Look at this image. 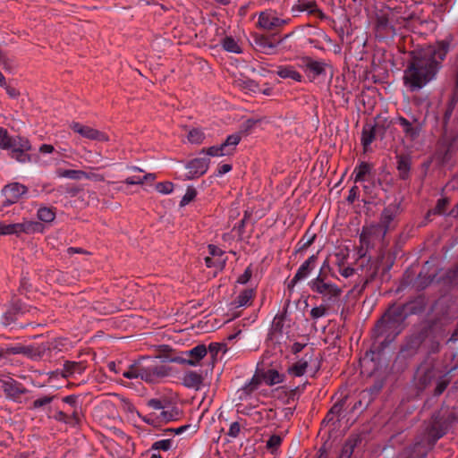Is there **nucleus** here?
I'll use <instances>...</instances> for the list:
<instances>
[{"instance_id": "f257e3e1", "label": "nucleus", "mask_w": 458, "mask_h": 458, "mask_svg": "<svg viewBox=\"0 0 458 458\" xmlns=\"http://www.w3.org/2000/svg\"><path fill=\"white\" fill-rule=\"evenodd\" d=\"M449 50L450 43L441 40L412 51L404 70V85L411 91H418L435 81Z\"/></svg>"}, {"instance_id": "f03ea898", "label": "nucleus", "mask_w": 458, "mask_h": 458, "mask_svg": "<svg viewBox=\"0 0 458 458\" xmlns=\"http://www.w3.org/2000/svg\"><path fill=\"white\" fill-rule=\"evenodd\" d=\"M445 335V329L437 323L419 324L405 336L400 355L403 358H412L422 352L427 355L438 353L441 350V341Z\"/></svg>"}, {"instance_id": "7ed1b4c3", "label": "nucleus", "mask_w": 458, "mask_h": 458, "mask_svg": "<svg viewBox=\"0 0 458 458\" xmlns=\"http://www.w3.org/2000/svg\"><path fill=\"white\" fill-rule=\"evenodd\" d=\"M457 421L458 416L454 411L442 409L435 412L424 432L403 450V455L407 458H426L437 441Z\"/></svg>"}, {"instance_id": "20e7f679", "label": "nucleus", "mask_w": 458, "mask_h": 458, "mask_svg": "<svg viewBox=\"0 0 458 458\" xmlns=\"http://www.w3.org/2000/svg\"><path fill=\"white\" fill-rule=\"evenodd\" d=\"M458 97L454 94L445 107L443 116V132L437 140L435 157L442 165H448L458 151V118L451 122Z\"/></svg>"}, {"instance_id": "39448f33", "label": "nucleus", "mask_w": 458, "mask_h": 458, "mask_svg": "<svg viewBox=\"0 0 458 458\" xmlns=\"http://www.w3.org/2000/svg\"><path fill=\"white\" fill-rule=\"evenodd\" d=\"M314 297L320 299L326 305L337 306L341 300L343 289L332 281L331 277L316 276L308 283Z\"/></svg>"}, {"instance_id": "423d86ee", "label": "nucleus", "mask_w": 458, "mask_h": 458, "mask_svg": "<svg viewBox=\"0 0 458 458\" xmlns=\"http://www.w3.org/2000/svg\"><path fill=\"white\" fill-rule=\"evenodd\" d=\"M0 148L9 149L10 156L19 163L25 164L30 162V156L27 153L31 145L28 139L9 135L7 130L0 127Z\"/></svg>"}, {"instance_id": "0eeeda50", "label": "nucleus", "mask_w": 458, "mask_h": 458, "mask_svg": "<svg viewBox=\"0 0 458 458\" xmlns=\"http://www.w3.org/2000/svg\"><path fill=\"white\" fill-rule=\"evenodd\" d=\"M401 332V327H396L389 322L385 321L382 317L374 328L371 351L377 353L381 352L394 341Z\"/></svg>"}, {"instance_id": "6e6552de", "label": "nucleus", "mask_w": 458, "mask_h": 458, "mask_svg": "<svg viewBox=\"0 0 458 458\" xmlns=\"http://www.w3.org/2000/svg\"><path fill=\"white\" fill-rule=\"evenodd\" d=\"M169 368L162 364L157 358L142 357L140 359V379L148 384L158 383L169 375Z\"/></svg>"}, {"instance_id": "1a4fd4ad", "label": "nucleus", "mask_w": 458, "mask_h": 458, "mask_svg": "<svg viewBox=\"0 0 458 458\" xmlns=\"http://www.w3.org/2000/svg\"><path fill=\"white\" fill-rule=\"evenodd\" d=\"M299 66L304 71L310 81L325 78L329 72L333 75L331 65L322 59H313L309 56L302 57L300 60Z\"/></svg>"}, {"instance_id": "9d476101", "label": "nucleus", "mask_w": 458, "mask_h": 458, "mask_svg": "<svg viewBox=\"0 0 458 458\" xmlns=\"http://www.w3.org/2000/svg\"><path fill=\"white\" fill-rule=\"evenodd\" d=\"M43 226L36 221H23L21 223L6 224L4 227V235L20 236L21 233L31 234L36 232H41Z\"/></svg>"}, {"instance_id": "9b49d317", "label": "nucleus", "mask_w": 458, "mask_h": 458, "mask_svg": "<svg viewBox=\"0 0 458 458\" xmlns=\"http://www.w3.org/2000/svg\"><path fill=\"white\" fill-rule=\"evenodd\" d=\"M1 387L7 399L21 402V396L28 392L23 385L13 377L0 378Z\"/></svg>"}, {"instance_id": "f8f14e48", "label": "nucleus", "mask_w": 458, "mask_h": 458, "mask_svg": "<svg viewBox=\"0 0 458 458\" xmlns=\"http://www.w3.org/2000/svg\"><path fill=\"white\" fill-rule=\"evenodd\" d=\"M28 193V188L20 182H11L4 186L2 194L4 196L3 207L14 204Z\"/></svg>"}, {"instance_id": "ddd939ff", "label": "nucleus", "mask_w": 458, "mask_h": 458, "mask_svg": "<svg viewBox=\"0 0 458 458\" xmlns=\"http://www.w3.org/2000/svg\"><path fill=\"white\" fill-rule=\"evenodd\" d=\"M400 214V204L394 202L386 207L380 216L379 227L383 230V235L395 226V219Z\"/></svg>"}, {"instance_id": "4468645a", "label": "nucleus", "mask_w": 458, "mask_h": 458, "mask_svg": "<svg viewBox=\"0 0 458 458\" xmlns=\"http://www.w3.org/2000/svg\"><path fill=\"white\" fill-rule=\"evenodd\" d=\"M280 43L281 40L277 41L275 36H266L258 33L252 35V44L259 51L266 55L276 53Z\"/></svg>"}, {"instance_id": "2eb2a0df", "label": "nucleus", "mask_w": 458, "mask_h": 458, "mask_svg": "<svg viewBox=\"0 0 458 458\" xmlns=\"http://www.w3.org/2000/svg\"><path fill=\"white\" fill-rule=\"evenodd\" d=\"M70 128L76 133H79L83 138H86L88 140H97V141H107L108 136L97 129H94L92 127L83 125L77 122H72L70 124Z\"/></svg>"}, {"instance_id": "dca6fc26", "label": "nucleus", "mask_w": 458, "mask_h": 458, "mask_svg": "<svg viewBox=\"0 0 458 458\" xmlns=\"http://www.w3.org/2000/svg\"><path fill=\"white\" fill-rule=\"evenodd\" d=\"M406 310L407 307L405 305H393L386 311L382 317L384 318L385 321L389 322L396 327H401L403 330V322L408 316Z\"/></svg>"}, {"instance_id": "f3484780", "label": "nucleus", "mask_w": 458, "mask_h": 458, "mask_svg": "<svg viewBox=\"0 0 458 458\" xmlns=\"http://www.w3.org/2000/svg\"><path fill=\"white\" fill-rule=\"evenodd\" d=\"M318 255H311L307 260H305L298 268L296 274L288 284L289 288H293L297 283L301 280L308 278L317 265Z\"/></svg>"}, {"instance_id": "a211bd4d", "label": "nucleus", "mask_w": 458, "mask_h": 458, "mask_svg": "<svg viewBox=\"0 0 458 458\" xmlns=\"http://www.w3.org/2000/svg\"><path fill=\"white\" fill-rule=\"evenodd\" d=\"M289 20L281 19L273 13L262 12L259 16L258 25L267 30H273L284 27Z\"/></svg>"}, {"instance_id": "6ab92c4d", "label": "nucleus", "mask_w": 458, "mask_h": 458, "mask_svg": "<svg viewBox=\"0 0 458 458\" xmlns=\"http://www.w3.org/2000/svg\"><path fill=\"white\" fill-rule=\"evenodd\" d=\"M209 166V159L208 157H197L190 161L186 165L188 173L186 179L191 180L203 175Z\"/></svg>"}, {"instance_id": "aec40b11", "label": "nucleus", "mask_w": 458, "mask_h": 458, "mask_svg": "<svg viewBox=\"0 0 458 458\" xmlns=\"http://www.w3.org/2000/svg\"><path fill=\"white\" fill-rule=\"evenodd\" d=\"M398 123L403 128L406 138L414 140L419 137L421 130V123L418 119L413 118V122L411 123L404 117H399Z\"/></svg>"}, {"instance_id": "412c9836", "label": "nucleus", "mask_w": 458, "mask_h": 458, "mask_svg": "<svg viewBox=\"0 0 458 458\" xmlns=\"http://www.w3.org/2000/svg\"><path fill=\"white\" fill-rule=\"evenodd\" d=\"M436 376L435 369L433 367H426L421 364L416 372L417 386L420 390H423L430 384L434 377Z\"/></svg>"}, {"instance_id": "4be33fe9", "label": "nucleus", "mask_w": 458, "mask_h": 458, "mask_svg": "<svg viewBox=\"0 0 458 458\" xmlns=\"http://www.w3.org/2000/svg\"><path fill=\"white\" fill-rule=\"evenodd\" d=\"M257 374L260 377V381H264L267 386H274L284 381V376L275 369H258Z\"/></svg>"}, {"instance_id": "5701e85b", "label": "nucleus", "mask_w": 458, "mask_h": 458, "mask_svg": "<svg viewBox=\"0 0 458 458\" xmlns=\"http://www.w3.org/2000/svg\"><path fill=\"white\" fill-rule=\"evenodd\" d=\"M373 167L367 162H360L359 165L354 168L353 174H355L354 182H371L374 179Z\"/></svg>"}, {"instance_id": "b1692460", "label": "nucleus", "mask_w": 458, "mask_h": 458, "mask_svg": "<svg viewBox=\"0 0 458 458\" xmlns=\"http://www.w3.org/2000/svg\"><path fill=\"white\" fill-rule=\"evenodd\" d=\"M188 359H183L182 362L190 366H197L200 360L207 354L208 350L204 344H199L186 352Z\"/></svg>"}, {"instance_id": "393cba45", "label": "nucleus", "mask_w": 458, "mask_h": 458, "mask_svg": "<svg viewBox=\"0 0 458 458\" xmlns=\"http://www.w3.org/2000/svg\"><path fill=\"white\" fill-rule=\"evenodd\" d=\"M182 380L184 386L195 390H199L203 385L202 374L191 370L185 372Z\"/></svg>"}, {"instance_id": "a878e982", "label": "nucleus", "mask_w": 458, "mask_h": 458, "mask_svg": "<svg viewBox=\"0 0 458 458\" xmlns=\"http://www.w3.org/2000/svg\"><path fill=\"white\" fill-rule=\"evenodd\" d=\"M47 350L49 352L55 351V350L60 351V349H58L56 342H50V343H47V347L41 346L38 349H35L33 346H30V345L25 346V352H24L23 355L30 357L31 359L37 360V359L41 358Z\"/></svg>"}, {"instance_id": "bb28decb", "label": "nucleus", "mask_w": 458, "mask_h": 458, "mask_svg": "<svg viewBox=\"0 0 458 458\" xmlns=\"http://www.w3.org/2000/svg\"><path fill=\"white\" fill-rule=\"evenodd\" d=\"M396 158L399 178L401 180L406 181L410 177V171L411 165V157L407 155H397Z\"/></svg>"}, {"instance_id": "cd10ccee", "label": "nucleus", "mask_w": 458, "mask_h": 458, "mask_svg": "<svg viewBox=\"0 0 458 458\" xmlns=\"http://www.w3.org/2000/svg\"><path fill=\"white\" fill-rule=\"evenodd\" d=\"M86 366L81 361H65L64 364L62 375L64 377L81 375L85 371Z\"/></svg>"}, {"instance_id": "c85d7f7f", "label": "nucleus", "mask_w": 458, "mask_h": 458, "mask_svg": "<svg viewBox=\"0 0 458 458\" xmlns=\"http://www.w3.org/2000/svg\"><path fill=\"white\" fill-rule=\"evenodd\" d=\"M52 418L58 422L64 423L71 427H76L81 421V419H79L75 412L68 413L64 411H56Z\"/></svg>"}, {"instance_id": "c756f323", "label": "nucleus", "mask_w": 458, "mask_h": 458, "mask_svg": "<svg viewBox=\"0 0 458 458\" xmlns=\"http://www.w3.org/2000/svg\"><path fill=\"white\" fill-rule=\"evenodd\" d=\"M260 384V377H259V375L256 372L252 378L238 391L239 398L241 400L247 399L255 390L258 389Z\"/></svg>"}, {"instance_id": "7c9ffc66", "label": "nucleus", "mask_w": 458, "mask_h": 458, "mask_svg": "<svg viewBox=\"0 0 458 458\" xmlns=\"http://www.w3.org/2000/svg\"><path fill=\"white\" fill-rule=\"evenodd\" d=\"M254 297L252 289L243 290L231 303V309H238L241 307L248 306Z\"/></svg>"}, {"instance_id": "2f4dec72", "label": "nucleus", "mask_w": 458, "mask_h": 458, "mask_svg": "<svg viewBox=\"0 0 458 458\" xmlns=\"http://www.w3.org/2000/svg\"><path fill=\"white\" fill-rule=\"evenodd\" d=\"M21 311V306L19 301L13 304L12 308L4 313L1 317V324L4 327L11 326L17 319V315Z\"/></svg>"}, {"instance_id": "473e14b6", "label": "nucleus", "mask_w": 458, "mask_h": 458, "mask_svg": "<svg viewBox=\"0 0 458 458\" xmlns=\"http://www.w3.org/2000/svg\"><path fill=\"white\" fill-rule=\"evenodd\" d=\"M276 74L283 79H292L294 81H301L302 75L293 66L282 65L277 68Z\"/></svg>"}, {"instance_id": "72a5a7b5", "label": "nucleus", "mask_w": 458, "mask_h": 458, "mask_svg": "<svg viewBox=\"0 0 458 458\" xmlns=\"http://www.w3.org/2000/svg\"><path fill=\"white\" fill-rule=\"evenodd\" d=\"M55 174L58 177L68 178L76 181H80L84 178H89L88 174L81 170L58 168L56 169Z\"/></svg>"}, {"instance_id": "f704fd0d", "label": "nucleus", "mask_w": 458, "mask_h": 458, "mask_svg": "<svg viewBox=\"0 0 458 458\" xmlns=\"http://www.w3.org/2000/svg\"><path fill=\"white\" fill-rule=\"evenodd\" d=\"M223 49L229 53L242 54V48L232 36H225L220 40Z\"/></svg>"}, {"instance_id": "c9c22d12", "label": "nucleus", "mask_w": 458, "mask_h": 458, "mask_svg": "<svg viewBox=\"0 0 458 458\" xmlns=\"http://www.w3.org/2000/svg\"><path fill=\"white\" fill-rule=\"evenodd\" d=\"M308 354H305L304 358L297 360L293 363L289 369L288 371L290 374H293L295 377H301L306 372V369L308 367L309 361L311 358L310 355L309 359L307 358Z\"/></svg>"}, {"instance_id": "e433bc0d", "label": "nucleus", "mask_w": 458, "mask_h": 458, "mask_svg": "<svg viewBox=\"0 0 458 458\" xmlns=\"http://www.w3.org/2000/svg\"><path fill=\"white\" fill-rule=\"evenodd\" d=\"M55 208L52 207H40L38 209L37 216L38 218L44 223H51L55 218Z\"/></svg>"}, {"instance_id": "4c0bfd02", "label": "nucleus", "mask_w": 458, "mask_h": 458, "mask_svg": "<svg viewBox=\"0 0 458 458\" xmlns=\"http://www.w3.org/2000/svg\"><path fill=\"white\" fill-rule=\"evenodd\" d=\"M377 130V126H365L362 129L361 142L365 148L375 140Z\"/></svg>"}, {"instance_id": "58836bf2", "label": "nucleus", "mask_w": 458, "mask_h": 458, "mask_svg": "<svg viewBox=\"0 0 458 458\" xmlns=\"http://www.w3.org/2000/svg\"><path fill=\"white\" fill-rule=\"evenodd\" d=\"M179 415V411L175 408L163 409L158 414L156 415V419L159 422H169L175 420Z\"/></svg>"}, {"instance_id": "ea45409f", "label": "nucleus", "mask_w": 458, "mask_h": 458, "mask_svg": "<svg viewBox=\"0 0 458 458\" xmlns=\"http://www.w3.org/2000/svg\"><path fill=\"white\" fill-rule=\"evenodd\" d=\"M335 305L327 304L326 302H322L319 306L314 307L310 310V317L312 319L317 320L320 318L326 317L328 314V311L333 309Z\"/></svg>"}, {"instance_id": "a19ab883", "label": "nucleus", "mask_w": 458, "mask_h": 458, "mask_svg": "<svg viewBox=\"0 0 458 458\" xmlns=\"http://www.w3.org/2000/svg\"><path fill=\"white\" fill-rule=\"evenodd\" d=\"M79 395L71 394L64 396L62 401L72 408V412H75L79 419L81 418V406L79 404Z\"/></svg>"}, {"instance_id": "79ce46f5", "label": "nucleus", "mask_w": 458, "mask_h": 458, "mask_svg": "<svg viewBox=\"0 0 458 458\" xmlns=\"http://www.w3.org/2000/svg\"><path fill=\"white\" fill-rule=\"evenodd\" d=\"M240 140L241 137L238 134H232L227 136L226 140L221 144L226 155L231 154Z\"/></svg>"}, {"instance_id": "37998d69", "label": "nucleus", "mask_w": 458, "mask_h": 458, "mask_svg": "<svg viewBox=\"0 0 458 458\" xmlns=\"http://www.w3.org/2000/svg\"><path fill=\"white\" fill-rule=\"evenodd\" d=\"M283 442V437L280 435L274 434L266 442V447L270 451L271 454H275L280 447Z\"/></svg>"}, {"instance_id": "c03bdc74", "label": "nucleus", "mask_w": 458, "mask_h": 458, "mask_svg": "<svg viewBox=\"0 0 458 458\" xmlns=\"http://www.w3.org/2000/svg\"><path fill=\"white\" fill-rule=\"evenodd\" d=\"M316 235L305 233L296 244V251L301 252L308 249L314 242Z\"/></svg>"}, {"instance_id": "a18cd8bd", "label": "nucleus", "mask_w": 458, "mask_h": 458, "mask_svg": "<svg viewBox=\"0 0 458 458\" xmlns=\"http://www.w3.org/2000/svg\"><path fill=\"white\" fill-rule=\"evenodd\" d=\"M187 139L191 143L200 144L205 139V134L200 129L194 128L189 131Z\"/></svg>"}, {"instance_id": "49530a36", "label": "nucleus", "mask_w": 458, "mask_h": 458, "mask_svg": "<svg viewBox=\"0 0 458 458\" xmlns=\"http://www.w3.org/2000/svg\"><path fill=\"white\" fill-rule=\"evenodd\" d=\"M356 440H347L341 450L339 458H351L356 446Z\"/></svg>"}, {"instance_id": "de8ad7c7", "label": "nucleus", "mask_w": 458, "mask_h": 458, "mask_svg": "<svg viewBox=\"0 0 458 458\" xmlns=\"http://www.w3.org/2000/svg\"><path fill=\"white\" fill-rule=\"evenodd\" d=\"M0 66L8 72H12L15 66L13 58L2 50H0Z\"/></svg>"}, {"instance_id": "09e8293b", "label": "nucleus", "mask_w": 458, "mask_h": 458, "mask_svg": "<svg viewBox=\"0 0 458 458\" xmlns=\"http://www.w3.org/2000/svg\"><path fill=\"white\" fill-rule=\"evenodd\" d=\"M226 263V258H205V264L208 267H215L217 270H222Z\"/></svg>"}, {"instance_id": "8fccbe9b", "label": "nucleus", "mask_w": 458, "mask_h": 458, "mask_svg": "<svg viewBox=\"0 0 458 458\" xmlns=\"http://www.w3.org/2000/svg\"><path fill=\"white\" fill-rule=\"evenodd\" d=\"M140 359L131 364L127 370L123 371V376L126 378H138L140 377Z\"/></svg>"}, {"instance_id": "3c124183", "label": "nucleus", "mask_w": 458, "mask_h": 458, "mask_svg": "<svg viewBox=\"0 0 458 458\" xmlns=\"http://www.w3.org/2000/svg\"><path fill=\"white\" fill-rule=\"evenodd\" d=\"M174 445L173 439H161L158 441H156L153 443L151 449L153 450H162V451H168L172 448Z\"/></svg>"}, {"instance_id": "603ef678", "label": "nucleus", "mask_w": 458, "mask_h": 458, "mask_svg": "<svg viewBox=\"0 0 458 458\" xmlns=\"http://www.w3.org/2000/svg\"><path fill=\"white\" fill-rule=\"evenodd\" d=\"M197 196V191L194 187L189 186L186 190L185 194L180 201V206L184 207L192 201Z\"/></svg>"}, {"instance_id": "864d4df0", "label": "nucleus", "mask_w": 458, "mask_h": 458, "mask_svg": "<svg viewBox=\"0 0 458 458\" xmlns=\"http://www.w3.org/2000/svg\"><path fill=\"white\" fill-rule=\"evenodd\" d=\"M55 398V395H44L40 398L36 399L32 403V409H40L53 402Z\"/></svg>"}, {"instance_id": "5fc2aeb1", "label": "nucleus", "mask_w": 458, "mask_h": 458, "mask_svg": "<svg viewBox=\"0 0 458 458\" xmlns=\"http://www.w3.org/2000/svg\"><path fill=\"white\" fill-rule=\"evenodd\" d=\"M449 199L448 198H442L437 200V203L434 208V214L437 215H446V209L447 206L449 205Z\"/></svg>"}, {"instance_id": "6e6d98bb", "label": "nucleus", "mask_w": 458, "mask_h": 458, "mask_svg": "<svg viewBox=\"0 0 458 458\" xmlns=\"http://www.w3.org/2000/svg\"><path fill=\"white\" fill-rule=\"evenodd\" d=\"M345 403V398L338 400L329 410V415L331 416L334 414L335 417H339L344 410Z\"/></svg>"}, {"instance_id": "4d7b16f0", "label": "nucleus", "mask_w": 458, "mask_h": 458, "mask_svg": "<svg viewBox=\"0 0 458 458\" xmlns=\"http://www.w3.org/2000/svg\"><path fill=\"white\" fill-rule=\"evenodd\" d=\"M202 152H205L209 157H223L226 155L221 145L212 146L207 149H202Z\"/></svg>"}, {"instance_id": "13d9d810", "label": "nucleus", "mask_w": 458, "mask_h": 458, "mask_svg": "<svg viewBox=\"0 0 458 458\" xmlns=\"http://www.w3.org/2000/svg\"><path fill=\"white\" fill-rule=\"evenodd\" d=\"M156 190L163 194H169L174 190V184L171 182H162L156 185Z\"/></svg>"}, {"instance_id": "bf43d9fd", "label": "nucleus", "mask_w": 458, "mask_h": 458, "mask_svg": "<svg viewBox=\"0 0 458 458\" xmlns=\"http://www.w3.org/2000/svg\"><path fill=\"white\" fill-rule=\"evenodd\" d=\"M317 276H321L323 278L324 277H331L332 278L333 276L331 275V267H330L327 260H325L323 262Z\"/></svg>"}, {"instance_id": "052dcab7", "label": "nucleus", "mask_w": 458, "mask_h": 458, "mask_svg": "<svg viewBox=\"0 0 458 458\" xmlns=\"http://www.w3.org/2000/svg\"><path fill=\"white\" fill-rule=\"evenodd\" d=\"M285 318V313L277 314L273 320V329L275 331H281L284 325V320Z\"/></svg>"}, {"instance_id": "680f3d73", "label": "nucleus", "mask_w": 458, "mask_h": 458, "mask_svg": "<svg viewBox=\"0 0 458 458\" xmlns=\"http://www.w3.org/2000/svg\"><path fill=\"white\" fill-rule=\"evenodd\" d=\"M379 266H380L379 263H377L373 267H370L367 271L366 281H365L366 284H369L377 277L378 269H379Z\"/></svg>"}, {"instance_id": "e2e57ef3", "label": "nucleus", "mask_w": 458, "mask_h": 458, "mask_svg": "<svg viewBox=\"0 0 458 458\" xmlns=\"http://www.w3.org/2000/svg\"><path fill=\"white\" fill-rule=\"evenodd\" d=\"M449 381L444 378H441L437 381V386L434 390V394L436 396L440 395L447 387Z\"/></svg>"}, {"instance_id": "0e129e2a", "label": "nucleus", "mask_w": 458, "mask_h": 458, "mask_svg": "<svg viewBox=\"0 0 458 458\" xmlns=\"http://www.w3.org/2000/svg\"><path fill=\"white\" fill-rule=\"evenodd\" d=\"M240 432H241V425L239 424V422L235 421L230 425L227 435L233 438H235L239 436Z\"/></svg>"}, {"instance_id": "69168bd1", "label": "nucleus", "mask_w": 458, "mask_h": 458, "mask_svg": "<svg viewBox=\"0 0 458 458\" xmlns=\"http://www.w3.org/2000/svg\"><path fill=\"white\" fill-rule=\"evenodd\" d=\"M208 252L211 255L210 258H225V252L218 247L215 245H208Z\"/></svg>"}, {"instance_id": "338daca9", "label": "nucleus", "mask_w": 458, "mask_h": 458, "mask_svg": "<svg viewBox=\"0 0 458 458\" xmlns=\"http://www.w3.org/2000/svg\"><path fill=\"white\" fill-rule=\"evenodd\" d=\"M148 406L154 409V410H157V411H161L163 409L165 408V406L164 405L163 402L159 399H150L148 401Z\"/></svg>"}, {"instance_id": "774afa93", "label": "nucleus", "mask_w": 458, "mask_h": 458, "mask_svg": "<svg viewBox=\"0 0 458 458\" xmlns=\"http://www.w3.org/2000/svg\"><path fill=\"white\" fill-rule=\"evenodd\" d=\"M251 275V270L248 267L244 273L238 277L237 282L241 284H245L250 281Z\"/></svg>"}]
</instances>
